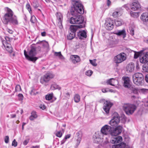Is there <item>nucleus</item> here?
Instances as JSON below:
<instances>
[{"mask_svg":"<svg viewBox=\"0 0 148 148\" xmlns=\"http://www.w3.org/2000/svg\"><path fill=\"white\" fill-rule=\"evenodd\" d=\"M84 27L82 25H71L70 27L71 32L70 33L69 37H75V32L77 29L82 28Z\"/></svg>","mask_w":148,"mask_h":148,"instance_id":"obj_12","label":"nucleus"},{"mask_svg":"<svg viewBox=\"0 0 148 148\" xmlns=\"http://www.w3.org/2000/svg\"><path fill=\"white\" fill-rule=\"evenodd\" d=\"M131 9L133 11H136L140 8V5L138 1L133 2L132 4L130 5Z\"/></svg>","mask_w":148,"mask_h":148,"instance_id":"obj_20","label":"nucleus"},{"mask_svg":"<svg viewBox=\"0 0 148 148\" xmlns=\"http://www.w3.org/2000/svg\"><path fill=\"white\" fill-rule=\"evenodd\" d=\"M96 59H94L93 60H89L90 63L94 66H96L97 65L96 62Z\"/></svg>","mask_w":148,"mask_h":148,"instance_id":"obj_43","label":"nucleus"},{"mask_svg":"<svg viewBox=\"0 0 148 148\" xmlns=\"http://www.w3.org/2000/svg\"><path fill=\"white\" fill-rule=\"evenodd\" d=\"M110 38V39H108L109 41L110 40V41H108L110 45H112V47L114 46L115 45L118 43V40L115 39V38L112 37Z\"/></svg>","mask_w":148,"mask_h":148,"instance_id":"obj_27","label":"nucleus"},{"mask_svg":"<svg viewBox=\"0 0 148 148\" xmlns=\"http://www.w3.org/2000/svg\"><path fill=\"white\" fill-rule=\"evenodd\" d=\"M112 148H122V145L121 144L114 145L112 146Z\"/></svg>","mask_w":148,"mask_h":148,"instance_id":"obj_46","label":"nucleus"},{"mask_svg":"<svg viewBox=\"0 0 148 148\" xmlns=\"http://www.w3.org/2000/svg\"><path fill=\"white\" fill-rule=\"evenodd\" d=\"M80 100V97L79 95L78 94H76L74 97V100L75 102L78 103Z\"/></svg>","mask_w":148,"mask_h":148,"instance_id":"obj_34","label":"nucleus"},{"mask_svg":"<svg viewBox=\"0 0 148 148\" xmlns=\"http://www.w3.org/2000/svg\"><path fill=\"white\" fill-rule=\"evenodd\" d=\"M54 54L55 56L58 57L60 59H62L63 57V56L62 55L61 52H55Z\"/></svg>","mask_w":148,"mask_h":148,"instance_id":"obj_37","label":"nucleus"},{"mask_svg":"<svg viewBox=\"0 0 148 148\" xmlns=\"http://www.w3.org/2000/svg\"><path fill=\"white\" fill-rule=\"evenodd\" d=\"M130 14L133 17H134L136 16V14H137L136 12H130Z\"/></svg>","mask_w":148,"mask_h":148,"instance_id":"obj_54","label":"nucleus"},{"mask_svg":"<svg viewBox=\"0 0 148 148\" xmlns=\"http://www.w3.org/2000/svg\"><path fill=\"white\" fill-rule=\"evenodd\" d=\"M114 21L110 18L107 19L105 23V27L106 29L110 30L113 29L114 26Z\"/></svg>","mask_w":148,"mask_h":148,"instance_id":"obj_13","label":"nucleus"},{"mask_svg":"<svg viewBox=\"0 0 148 148\" xmlns=\"http://www.w3.org/2000/svg\"><path fill=\"white\" fill-rule=\"evenodd\" d=\"M51 88L53 90L55 89H58L60 90L61 89V88L59 86L57 85L56 84H52L51 86Z\"/></svg>","mask_w":148,"mask_h":148,"instance_id":"obj_32","label":"nucleus"},{"mask_svg":"<svg viewBox=\"0 0 148 148\" xmlns=\"http://www.w3.org/2000/svg\"><path fill=\"white\" fill-rule=\"evenodd\" d=\"M116 25L117 26H119L123 24V21L121 19H117L114 21Z\"/></svg>","mask_w":148,"mask_h":148,"instance_id":"obj_30","label":"nucleus"},{"mask_svg":"<svg viewBox=\"0 0 148 148\" xmlns=\"http://www.w3.org/2000/svg\"><path fill=\"white\" fill-rule=\"evenodd\" d=\"M145 106L146 107V109L148 111V101L145 104Z\"/></svg>","mask_w":148,"mask_h":148,"instance_id":"obj_63","label":"nucleus"},{"mask_svg":"<svg viewBox=\"0 0 148 148\" xmlns=\"http://www.w3.org/2000/svg\"><path fill=\"white\" fill-rule=\"evenodd\" d=\"M70 58L72 62L74 64L79 62L80 61L79 57L77 55H72L71 56Z\"/></svg>","mask_w":148,"mask_h":148,"instance_id":"obj_24","label":"nucleus"},{"mask_svg":"<svg viewBox=\"0 0 148 148\" xmlns=\"http://www.w3.org/2000/svg\"><path fill=\"white\" fill-rule=\"evenodd\" d=\"M40 108L42 110H44L46 108L45 106L44 105H41L40 106Z\"/></svg>","mask_w":148,"mask_h":148,"instance_id":"obj_56","label":"nucleus"},{"mask_svg":"<svg viewBox=\"0 0 148 148\" xmlns=\"http://www.w3.org/2000/svg\"><path fill=\"white\" fill-rule=\"evenodd\" d=\"M145 80L148 83V74L146 75L145 76Z\"/></svg>","mask_w":148,"mask_h":148,"instance_id":"obj_62","label":"nucleus"},{"mask_svg":"<svg viewBox=\"0 0 148 148\" xmlns=\"http://www.w3.org/2000/svg\"><path fill=\"white\" fill-rule=\"evenodd\" d=\"M133 80L134 84L139 86L142 85L144 82V77L142 73H136L133 75Z\"/></svg>","mask_w":148,"mask_h":148,"instance_id":"obj_4","label":"nucleus"},{"mask_svg":"<svg viewBox=\"0 0 148 148\" xmlns=\"http://www.w3.org/2000/svg\"><path fill=\"white\" fill-rule=\"evenodd\" d=\"M129 4H125L123 6L127 10H128L129 9Z\"/></svg>","mask_w":148,"mask_h":148,"instance_id":"obj_59","label":"nucleus"},{"mask_svg":"<svg viewBox=\"0 0 148 148\" xmlns=\"http://www.w3.org/2000/svg\"><path fill=\"white\" fill-rule=\"evenodd\" d=\"M82 137V133L81 131H79L76 133V137L77 143L76 146L77 147L79 145L81 140Z\"/></svg>","mask_w":148,"mask_h":148,"instance_id":"obj_23","label":"nucleus"},{"mask_svg":"<svg viewBox=\"0 0 148 148\" xmlns=\"http://www.w3.org/2000/svg\"><path fill=\"white\" fill-rule=\"evenodd\" d=\"M12 39V38H4L3 39H1L3 44L6 50L10 53L12 52V48L8 42H10Z\"/></svg>","mask_w":148,"mask_h":148,"instance_id":"obj_7","label":"nucleus"},{"mask_svg":"<svg viewBox=\"0 0 148 148\" xmlns=\"http://www.w3.org/2000/svg\"><path fill=\"white\" fill-rule=\"evenodd\" d=\"M10 116L11 118H13L16 117V115L15 114H11Z\"/></svg>","mask_w":148,"mask_h":148,"instance_id":"obj_64","label":"nucleus"},{"mask_svg":"<svg viewBox=\"0 0 148 148\" xmlns=\"http://www.w3.org/2000/svg\"><path fill=\"white\" fill-rule=\"evenodd\" d=\"M73 6L71 7V10H70L71 14L74 15L75 13H78L83 14L84 13L83 6L80 1L73 0L72 2Z\"/></svg>","mask_w":148,"mask_h":148,"instance_id":"obj_3","label":"nucleus"},{"mask_svg":"<svg viewBox=\"0 0 148 148\" xmlns=\"http://www.w3.org/2000/svg\"><path fill=\"white\" fill-rule=\"evenodd\" d=\"M130 88L131 90L132 93H133L134 94L136 95L138 94L139 90L138 88L131 86Z\"/></svg>","mask_w":148,"mask_h":148,"instance_id":"obj_29","label":"nucleus"},{"mask_svg":"<svg viewBox=\"0 0 148 148\" xmlns=\"http://www.w3.org/2000/svg\"><path fill=\"white\" fill-rule=\"evenodd\" d=\"M130 34L132 36H133L134 34V29L133 28L130 27Z\"/></svg>","mask_w":148,"mask_h":148,"instance_id":"obj_45","label":"nucleus"},{"mask_svg":"<svg viewBox=\"0 0 148 148\" xmlns=\"http://www.w3.org/2000/svg\"><path fill=\"white\" fill-rule=\"evenodd\" d=\"M46 32H43L41 33V35L42 36H46Z\"/></svg>","mask_w":148,"mask_h":148,"instance_id":"obj_61","label":"nucleus"},{"mask_svg":"<svg viewBox=\"0 0 148 148\" xmlns=\"http://www.w3.org/2000/svg\"><path fill=\"white\" fill-rule=\"evenodd\" d=\"M140 19L142 21L144 22H148V13L147 12L143 13L141 16Z\"/></svg>","mask_w":148,"mask_h":148,"instance_id":"obj_26","label":"nucleus"},{"mask_svg":"<svg viewBox=\"0 0 148 148\" xmlns=\"http://www.w3.org/2000/svg\"><path fill=\"white\" fill-rule=\"evenodd\" d=\"M71 134H67V135H66L65 137H64V138L66 140L67 139H68V138H70V136H71Z\"/></svg>","mask_w":148,"mask_h":148,"instance_id":"obj_58","label":"nucleus"},{"mask_svg":"<svg viewBox=\"0 0 148 148\" xmlns=\"http://www.w3.org/2000/svg\"><path fill=\"white\" fill-rule=\"evenodd\" d=\"M120 121L119 115L117 113L115 112L113 115L112 119L109 122V124L113 127H116L118 125Z\"/></svg>","mask_w":148,"mask_h":148,"instance_id":"obj_9","label":"nucleus"},{"mask_svg":"<svg viewBox=\"0 0 148 148\" xmlns=\"http://www.w3.org/2000/svg\"><path fill=\"white\" fill-rule=\"evenodd\" d=\"M122 79L124 81L123 86L125 88H130L131 86L130 83V79L128 77L123 76L122 77Z\"/></svg>","mask_w":148,"mask_h":148,"instance_id":"obj_17","label":"nucleus"},{"mask_svg":"<svg viewBox=\"0 0 148 148\" xmlns=\"http://www.w3.org/2000/svg\"><path fill=\"white\" fill-rule=\"evenodd\" d=\"M30 21L32 23H34L36 21V18L34 16L31 17Z\"/></svg>","mask_w":148,"mask_h":148,"instance_id":"obj_47","label":"nucleus"},{"mask_svg":"<svg viewBox=\"0 0 148 148\" xmlns=\"http://www.w3.org/2000/svg\"><path fill=\"white\" fill-rule=\"evenodd\" d=\"M9 141V136H6L5 138V142L6 143H8Z\"/></svg>","mask_w":148,"mask_h":148,"instance_id":"obj_52","label":"nucleus"},{"mask_svg":"<svg viewBox=\"0 0 148 148\" xmlns=\"http://www.w3.org/2000/svg\"><path fill=\"white\" fill-rule=\"evenodd\" d=\"M54 76V75L52 73L50 72L47 73L41 78L40 79V82L42 84L47 83Z\"/></svg>","mask_w":148,"mask_h":148,"instance_id":"obj_10","label":"nucleus"},{"mask_svg":"<svg viewBox=\"0 0 148 148\" xmlns=\"http://www.w3.org/2000/svg\"><path fill=\"white\" fill-rule=\"evenodd\" d=\"M26 7L27 9L28 10L29 13L32 14V10L31 8V6L29 3H27L26 5Z\"/></svg>","mask_w":148,"mask_h":148,"instance_id":"obj_39","label":"nucleus"},{"mask_svg":"<svg viewBox=\"0 0 148 148\" xmlns=\"http://www.w3.org/2000/svg\"><path fill=\"white\" fill-rule=\"evenodd\" d=\"M140 61L142 63L148 62V52L141 55L140 57Z\"/></svg>","mask_w":148,"mask_h":148,"instance_id":"obj_19","label":"nucleus"},{"mask_svg":"<svg viewBox=\"0 0 148 148\" xmlns=\"http://www.w3.org/2000/svg\"><path fill=\"white\" fill-rule=\"evenodd\" d=\"M113 128V127H111L108 125H106L103 126L101 129V132L102 134L104 135L110 134V132Z\"/></svg>","mask_w":148,"mask_h":148,"instance_id":"obj_16","label":"nucleus"},{"mask_svg":"<svg viewBox=\"0 0 148 148\" xmlns=\"http://www.w3.org/2000/svg\"><path fill=\"white\" fill-rule=\"evenodd\" d=\"M56 15L58 26L60 29H62L63 28L62 25V22L63 20V15L60 12H57L56 13Z\"/></svg>","mask_w":148,"mask_h":148,"instance_id":"obj_14","label":"nucleus"},{"mask_svg":"<svg viewBox=\"0 0 148 148\" xmlns=\"http://www.w3.org/2000/svg\"><path fill=\"white\" fill-rule=\"evenodd\" d=\"M53 93H51L49 95H46L45 98L47 100H51L53 98Z\"/></svg>","mask_w":148,"mask_h":148,"instance_id":"obj_35","label":"nucleus"},{"mask_svg":"<svg viewBox=\"0 0 148 148\" xmlns=\"http://www.w3.org/2000/svg\"><path fill=\"white\" fill-rule=\"evenodd\" d=\"M30 48V49L28 53L24 50V55L27 60L34 62L38 58L35 56L37 53L41 51V48L39 46L36 47L34 44L31 45Z\"/></svg>","mask_w":148,"mask_h":148,"instance_id":"obj_1","label":"nucleus"},{"mask_svg":"<svg viewBox=\"0 0 148 148\" xmlns=\"http://www.w3.org/2000/svg\"><path fill=\"white\" fill-rule=\"evenodd\" d=\"M17 145V143L15 139H14L12 141V146H14V147H16Z\"/></svg>","mask_w":148,"mask_h":148,"instance_id":"obj_51","label":"nucleus"},{"mask_svg":"<svg viewBox=\"0 0 148 148\" xmlns=\"http://www.w3.org/2000/svg\"><path fill=\"white\" fill-rule=\"evenodd\" d=\"M37 115L36 114V112L35 111H32L31 113V115L30 116L29 119L31 121L33 120L34 119L36 118Z\"/></svg>","mask_w":148,"mask_h":148,"instance_id":"obj_31","label":"nucleus"},{"mask_svg":"<svg viewBox=\"0 0 148 148\" xmlns=\"http://www.w3.org/2000/svg\"><path fill=\"white\" fill-rule=\"evenodd\" d=\"M93 72L91 70L87 71L86 72V74L88 76H90L91 75Z\"/></svg>","mask_w":148,"mask_h":148,"instance_id":"obj_48","label":"nucleus"},{"mask_svg":"<svg viewBox=\"0 0 148 148\" xmlns=\"http://www.w3.org/2000/svg\"><path fill=\"white\" fill-rule=\"evenodd\" d=\"M135 68L134 64L131 62L128 64L126 67V70L127 72H134Z\"/></svg>","mask_w":148,"mask_h":148,"instance_id":"obj_21","label":"nucleus"},{"mask_svg":"<svg viewBox=\"0 0 148 148\" xmlns=\"http://www.w3.org/2000/svg\"><path fill=\"white\" fill-rule=\"evenodd\" d=\"M111 3V2L110 0H107V4L108 6H109Z\"/></svg>","mask_w":148,"mask_h":148,"instance_id":"obj_60","label":"nucleus"},{"mask_svg":"<svg viewBox=\"0 0 148 148\" xmlns=\"http://www.w3.org/2000/svg\"><path fill=\"white\" fill-rule=\"evenodd\" d=\"M99 102L100 103H103V109L106 113L108 114L111 107L113 105V103L110 101H106L104 99H101Z\"/></svg>","mask_w":148,"mask_h":148,"instance_id":"obj_8","label":"nucleus"},{"mask_svg":"<svg viewBox=\"0 0 148 148\" xmlns=\"http://www.w3.org/2000/svg\"><path fill=\"white\" fill-rule=\"evenodd\" d=\"M3 22L6 25L9 23L13 25H16L18 24L17 16L14 15L13 11L9 8H8L6 13L4 15Z\"/></svg>","mask_w":148,"mask_h":148,"instance_id":"obj_2","label":"nucleus"},{"mask_svg":"<svg viewBox=\"0 0 148 148\" xmlns=\"http://www.w3.org/2000/svg\"><path fill=\"white\" fill-rule=\"evenodd\" d=\"M122 129V127L121 125H119L115 128L113 127L110 132V135L112 136H116L121 133Z\"/></svg>","mask_w":148,"mask_h":148,"instance_id":"obj_15","label":"nucleus"},{"mask_svg":"<svg viewBox=\"0 0 148 148\" xmlns=\"http://www.w3.org/2000/svg\"><path fill=\"white\" fill-rule=\"evenodd\" d=\"M138 98H139V97L138 96H135L134 95H133L131 96V98L133 100L135 99Z\"/></svg>","mask_w":148,"mask_h":148,"instance_id":"obj_57","label":"nucleus"},{"mask_svg":"<svg viewBox=\"0 0 148 148\" xmlns=\"http://www.w3.org/2000/svg\"><path fill=\"white\" fill-rule=\"evenodd\" d=\"M100 134L101 133L99 132H96L95 133V135H94L93 138L94 139V142L95 143H99L101 141V138Z\"/></svg>","mask_w":148,"mask_h":148,"instance_id":"obj_22","label":"nucleus"},{"mask_svg":"<svg viewBox=\"0 0 148 148\" xmlns=\"http://www.w3.org/2000/svg\"><path fill=\"white\" fill-rule=\"evenodd\" d=\"M33 6L34 8H37L39 6V5L37 2L35 1L33 2Z\"/></svg>","mask_w":148,"mask_h":148,"instance_id":"obj_42","label":"nucleus"},{"mask_svg":"<svg viewBox=\"0 0 148 148\" xmlns=\"http://www.w3.org/2000/svg\"><path fill=\"white\" fill-rule=\"evenodd\" d=\"M123 140L121 136H118L114 138L112 140L111 143H112L115 144L121 142Z\"/></svg>","mask_w":148,"mask_h":148,"instance_id":"obj_25","label":"nucleus"},{"mask_svg":"<svg viewBox=\"0 0 148 148\" xmlns=\"http://www.w3.org/2000/svg\"><path fill=\"white\" fill-rule=\"evenodd\" d=\"M62 133L60 131H59L57 133L56 135L57 137H61L62 136Z\"/></svg>","mask_w":148,"mask_h":148,"instance_id":"obj_50","label":"nucleus"},{"mask_svg":"<svg viewBox=\"0 0 148 148\" xmlns=\"http://www.w3.org/2000/svg\"><path fill=\"white\" fill-rule=\"evenodd\" d=\"M127 120V118L124 115H123L121 117V122L123 123H125Z\"/></svg>","mask_w":148,"mask_h":148,"instance_id":"obj_40","label":"nucleus"},{"mask_svg":"<svg viewBox=\"0 0 148 148\" xmlns=\"http://www.w3.org/2000/svg\"><path fill=\"white\" fill-rule=\"evenodd\" d=\"M19 100L22 101L23 98V96L22 94H19L18 95Z\"/></svg>","mask_w":148,"mask_h":148,"instance_id":"obj_49","label":"nucleus"},{"mask_svg":"<svg viewBox=\"0 0 148 148\" xmlns=\"http://www.w3.org/2000/svg\"><path fill=\"white\" fill-rule=\"evenodd\" d=\"M87 32L86 31H80L77 33L78 37H87Z\"/></svg>","mask_w":148,"mask_h":148,"instance_id":"obj_28","label":"nucleus"},{"mask_svg":"<svg viewBox=\"0 0 148 148\" xmlns=\"http://www.w3.org/2000/svg\"><path fill=\"white\" fill-rule=\"evenodd\" d=\"M108 90H109V89L108 88H103L102 89V91L103 93L108 92Z\"/></svg>","mask_w":148,"mask_h":148,"instance_id":"obj_53","label":"nucleus"},{"mask_svg":"<svg viewBox=\"0 0 148 148\" xmlns=\"http://www.w3.org/2000/svg\"><path fill=\"white\" fill-rule=\"evenodd\" d=\"M126 59L125 54L123 53H121L114 57V61L116 64H119L125 60Z\"/></svg>","mask_w":148,"mask_h":148,"instance_id":"obj_11","label":"nucleus"},{"mask_svg":"<svg viewBox=\"0 0 148 148\" xmlns=\"http://www.w3.org/2000/svg\"><path fill=\"white\" fill-rule=\"evenodd\" d=\"M69 21L71 24H81L84 22V18L82 15L74 16L70 18Z\"/></svg>","mask_w":148,"mask_h":148,"instance_id":"obj_6","label":"nucleus"},{"mask_svg":"<svg viewBox=\"0 0 148 148\" xmlns=\"http://www.w3.org/2000/svg\"><path fill=\"white\" fill-rule=\"evenodd\" d=\"M143 69L144 71L148 72V63L143 66Z\"/></svg>","mask_w":148,"mask_h":148,"instance_id":"obj_41","label":"nucleus"},{"mask_svg":"<svg viewBox=\"0 0 148 148\" xmlns=\"http://www.w3.org/2000/svg\"><path fill=\"white\" fill-rule=\"evenodd\" d=\"M29 142L28 140H25L23 142V144L25 145H26Z\"/></svg>","mask_w":148,"mask_h":148,"instance_id":"obj_55","label":"nucleus"},{"mask_svg":"<svg viewBox=\"0 0 148 148\" xmlns=\"http://www.w3.org/2000/svg\"><path fill=\"white\" fill-rule=\"evenodd\" d=\"M135 53L134 54V58L135 59L137 58L139 56H140L142 54L140 52H136L134 51Z\"/></svg>","mask_w":148,"mask_h":148,"instance_id":"obj_38","label":"nucleus"},{"mask_svg":"<svg viewBox=\"0 0 148 148\" xmlns=\"http://www.w3.org/2000/svg\"><path fill=\"white\" fill-rule=\"evenodd\" d=\"M114 79L113 78H111V79H108L106 82V83L107 84V85H110L114 86V84H112L113 82L112 81V80H114Z\"/></svg>","mask_w":148,"mask_h":148,"instance_id":"obj_36","label":"nucleus"},{"mask_svg":"<svg viewBox=\"0 0 148 148\" xmlns=\"http://www.w3.org/2000/svg\"><path fill=\"white\" fill-rule=\"evenodd\" d=\"M113 33L117 36L122 37H126V33L125 29L122 30H116L113 32Z\"/></svg>","mask_w":148,"mask_h":148,"instance_id":"obj_18","label":"nucleus"},{"mask_svg":"<svg viewBox=\"0 0 148 148\" xmlns=\"http://www.w3.org/2000/svg\"><path fill=\"white\" fill-rule=\"evenodd\" d=\"M121 14L119 11H116L112 13V16L115 18H117L119 16H121Z\"/></svg>","mask_w":148,"mask_h":148,"instance_id":"obj_33","label":"nucleus"},{"mask_svg":"<svg viewBox=\"0 0 148 148\" xmlns=\"http://www.w3.org/2000/svg\"><path fill=\"white\" fill-rule=\"evenodd\" d=\"M136 106L134 104L127 103L123 106V108L126 113L128 115L132 114L136 110Z\"/></svg>","mask_w":148,"mask_h":148,"instance_id":"obj_5","label":"nucleus"},{"mask_svg":"<svg viewBox=\"0 0 148 148\" xmlns=\"http://www.w3.org/2000/svg\"><path fill=\"white\" fill-rule=\"evenodd\" d=\"M21 90V89L20 86L19 85H17L16 86L15 91L16 92H19Z\"/></svg>","mask_w":148,"mask_h":148,"instance_id":"obj_44","label":"nucleus"}]
</instances>
